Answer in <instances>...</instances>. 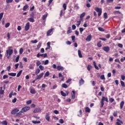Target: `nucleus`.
Returning <instances> with one entry per match:
<instances>
[{
  "mask_svg": "<svg viewBox=\"0 0 125 125\" xmlns=\"http://www.w3.org/2000/svg\"><path fill=\"white\" fill-rule=\"evenodd\" d=\"M32 123L35 124H41V122L40 121H33Z\"/></svg>",
  "mask_w": 125,
  "mask_h": 125,
  "instance_id": "obj_37",
  "label": "nucleus"
},
{
  "mask_svg": "<svg viewBox=\"0 0 125 125\" xmlns=\"http://www.w3.org/2000/svg\"><path fill=\"white\" fill-rule=\"evenodd\" d=\"M71 39H72V40L73 41V42H76V36H72L71 37Z\"/></svg>",
  "mask_w": 125,
  "mask_h": 125,
  "instance_id": "obj_42",
  "label": "nucleus"
},
{
  "mask_svg": "<svg viewBox=\"0 0 125 125\" xmlns=\"http://www.w3.org/2000/svg\"><path fill=\"white\" fill-rule=\"evenodd\" d=\"M40 72H41V70H40V69L38 68L37 69H36V71L35 72V74L36 75H38V74H39Z\"/></svg>",
  "mask_w": 125,
  "mask_h": 125,
  "instance_id": "obj_47",
  "label": "nucleus"
},
{
  "mask_svg": "<svg viewBox=\"0 0 125 125\" xmlns=\"http://www.w3.org/2000/svg\"><path fill=\"white\" fill-rule=\"evenodd\" d=\"M120 83H121V84L122 86H123V87H125V82H124V81H120Z\"/></svg>",
  "mask_w": 125,
  "mask_h": 125,
  "instance_id": "obj_46",
  "label": "nucleus"
},
{
  "mask_svg": "<svg viewBox=\"0 0 125 125\" xmlns=\"http://www.w3.org/2000/svg\"><path fill=\"white\" fill-rule=\"evenodd\" d=\"M28 8H29V5H24L23 8V11H25L26 9H28Z\"/></svg>",
  "mask_w": 125,
  "mask_h": 125,
  "instance_id": "obj_29",
  "label": "nucleus"
},
{
  "mask_svg": "<svg viewBox=\"0 0 125 125\" xmlns=\"http://www.w3.org/2000/svg\"><path fill=\"white\" fill-rule=\"evenodd\" d=\"M13 54V49L12 46L8 47V49L6 51V55L7 59H9L11 55Z\"/></svg>",
  "mask_w": 125,
  "mask_h": 125,
  "instance_id": "obj_1",
  "label": "nucleus"
},
{
  "mask_svg": "<svg viewBox=\"0 0 125 125\" xmlns=\"http://www.w3.org/2000/svg\"><path fill=\"white\" fill-rule=\"evenodd\" d=\"M61 95H62V96H64V97L66 96V93L63 92V91H61Z\"/></svg>",
  "mask_w": 125,
  "mask_h": 125,
  "instance_id": "obj_48",
  "label": "nucleus"
},
{
  "mask_svg": "<svg viewBox=\"0 0 125 125\" xmlns=\"http://www.w3.org/2000/svg\"><path fill=\"white\" fill-rule=\"evenodd\" d=\"M125 105V102L122 101L120 103V109L124 108V105Z\"/></svg>",
  "mask_w": 125,
  "mask_h": 125,
  "instance_id": "obj_21",
  "label": "nucleus"
},
{
  "mask_svg": "<svg viewBox=\"0 0 125 125\" xmlns=\"http://www.w3.org/2000/svg\"><path fill=\"white\" fill-rule=\"evenodd\" d=\"M30 106H25L23 107L21 111H20L19 113H25V112H27V111H29L30 110Z\"/></svg>",
  "mask_w": 125,
  "mask_h": 125,
  "instance_id": "obj_3",
  "label": "nucleus"
},
{
  "mask_svg": "<svg viewBox=\"0 0 125 125\" xmlns=\"http://www.w3.org/2000/svg\"><path fill=\"white\" fill-rule=\"evenodd\" d=\"M113 13L114 14H122V12H121V11H113Z\"/></svg>",
  "mask_w": 125,
  "mask_h": 125,
  "instance_id": "obj_30",
  "label": "nucleus"
},
{
  "mask_svg": "<svg viewBox=\"0 0 125 125\" xmlns=\"http://www.w3.org/2000/svg\"><path fill=\"white\" fill-rule=\"evenodd\" d=\"M41 111H42L41 108H36L34 110L33 113H39V112H41Z\"/></svg>",
  "mask_w": 125,
  "mask_h": 125,
  "instance_id": "obj_13",
  "label": "nucleus"
},
{
  "mask_svg": "<svg viewBox=\"0 0 125 125\" xmlns=\"http://www.w3.org/2000/svg\"><path fill=\"white\" fill-rule=\"evenodd\" d=\"M20 68L23 69V63H22V62L20 63Z\"/></svg>",
  "mask_w": 125,
  "mask_h": 125,
  "instance_id": "obj_61",
  "label": "nucleus"
},
{
  "mask_svg": "<svg viewBox=\"0 0 125 125\" xmlns=\"http://www.w3.org/2000/svg\"><path fill=\"white\" fill-rule=\"evenodd\" d=\"M62 7L64 9V10L67 9V5H66V3L63 4Z\"/></svg>",
  "mask_w": 125,
  "mask_h": 125,
  "instance_id": "obj_41",
  "label": "nucleus"
},
{
  "mask_svg": "<svg viewBox=\"0 0 125 125\" xmlns=\"http://www.w3.org/2000/svg\"><path fill=\"white\" fill-rule=\"evenodd\" d=\"M79 31L80 32L81 34H83V29L82 27H80L79 28Z\"/></svg>",
  "mask_w": 125,
  "mask_h": 125,
  "instance_id": "obj_55",
  "label": "nucleus"
},
{
  "mask_svg": "<svg viewBox=\"0 0 125 125\" xmlns=\"http://www.w3.org/2000/svg\"><path fill=\"white\" fill-rule=\"evenodd\" d=\"M91 39H92V35L90 34L87 36L86 38L85 39V41H86V42H90V41H91Z\"/></svg>",
  "mask_w": 125,
  "mask_h": 125,
  "instance_id": "obj_8",
  "label": "nucleus"
},
{
  "mask_svg": "<svg viewBox=\"0 0 125 125\" xmlns=\"http://www.w3.org/2000/svg\"><path fill=\"white\" fill-rule=\"evenodd\" d=\"M104 101H105L106 102H109V101H108V98L105 97H102L101 101V108H103V106H104Z\"/></svg>",
  "mask_w": 125,
  "mask_h": 125,
  "instance_id": "obj_2",
  "label": "nucleus"
},
{
  "mask_svg": "<svg viewBox=\"0 0 125 125\" xmlns=\"http://www.w3.org/2000/svg\"><path fill=\"white\" fill-rule=\"evenodd\" d=\"M3 17V12H2L0 13V21H1V19H2Z\"/></svg>",
  "mask_w": 125,
  "mask_h": 125,
  "instance_id": "obj_40",
  "label": "nucleus"
},
{
  "mask_svg": "<svg viewBox=\"0 0 125 125\" xmlns=\"http://www.w3.org/2000/svg\"><path fill=\"white\" fill-rule=\"evenodd\" d=\"M42 64V62H41V61H37L36 62V65L38 67V66H40Z\"/></svg>",
  "mask_w": 125,
  "mask_h": 125,
  "instance_id": "obj_36",
  "label": "nucleus"
},
{
  "mask_svg": "<svg viewBox=\"0 0 125 125\" xmlns=\"http://www.w3.org/2000/svg\"><path fill=\"white\" fill-rule=\"evenodd\" d=\"M62 87H63V88H68V85L66 83H62Z\"/></svg>",
  "mask_w": 125,
  "mask_h": 125,
  "instance_id": "obj_32",
  "label": "nucleus"
},
{
  "mask_svg": "<svg viewBox=\"0 0 125 125\" xmlns=\"http://www.w3.org/2000/svg\"><path fill=\"white\" fill-rule=\"evenodd\" d=\"M8 75L11 77H15L16 76V73H8Z\"/></svg>",
  "mask_w": 125,
  "mask_h": 125,
  "instance_id": "obj_23",
  "label": "nucleus"
},
{
  "mask_svg": "<svg viewBox=\"0 0 125 125\" xmlns=\"http://www.w3.org/2000/svg\"><path fill=\"white\" fill-rule=\"evenodd\" d=\"M104 17L105 19H107V18H108V15H107V13H104Z\"/></svg>",
  "mask_w": 125,
  "mask_h": 125,
  "instance_id": "obj_45",
  "label": "nucleus"
},
{
  "mask_svg": "<svg viewBox=\"0 0 125 125\" xmlns=\"http://www.w3.org/2000/svg\"><path fill=\"white\" fill-rule=\"evenodd\" d=\"M40 56L42 57H43L44 58H45V57H47V54H41Z\"/></svg>",
  "mask_w": 125,
  "mask_h": 125,
  "instance_id": "obj_31",
  "label": "nucleus"
},
{
  "mask_svg": "<svg viewBox=\"0 0 125 125\" xmlns=\"http://www.w3.org/2000/svg\"><path fill=\"white\" fill-rule=\"evenodd\" d=\"M13 1V0H6L7 3H11Z\"/></svg>",
  "mask_w": 125,
  "mask_h": 125,
  "instance_id": "obj_52",
  "label": "nucleus"
},
{
  "mask_svg": "<svg viewBox=\"0 0 125 125\" xmlns=\"http://www.w3.org/2000/svg\"><path fill=\"white\" fill-rule=\"evenodd\" d=\"M103 49L104 51H105V52L110 51V47L109 46H104L103 47Z\"/></svg>",
  "mask_w": 125,
  "mask_h": 125,
  "instance_id": "obj_9",
  "label": "nucleus"
},
{
  "mask_svg": "<svg viewBox=\"0 0 125 125\" xmlns=\"http://www.w3.org/2000/svg\"><path fill=\"white\" fill-rule=\"evenodd\" d=\"M81 22H82V21H81L80 20V21H77V23H78L77 24H76L77 27H79L80 25H81Z\"/></svg>",
  "mask_w": 125,
  "mask_h": 125,
  "instance_id": "obj_43",
  "label": "nucleus"
},
{
  "mask_svg": "<svg viewBox=\"0 0 125 125\" xmlns=\"http://www.w3.org/2000/svg\"><path fill=\"white\" fill-rule=\"evenodd\" d=\"M45 119L46 121H48V122H49L50 120V117H49V114H46L45 116Z\"/></svg>",
  "mask_w": 125,
  "mask_h": 125,
  "instance_id": "obj_20",
  "label": "nucleus"
},
{
  "mask_svg": "<svg viewBox=\"0 0 125 125\" xmlns=\"http://www.w3.org/2000/svg\"><path fill=\"white\" fill-rule=\"evenodd\" d=\"M48 76H49V71H47L44 74V78H46Z\"/></svg>",
  "mask_w": 125,
  "mask_h": 125,
  "instance_id": "obj_33",
  "label": "nucleus"
},
{
  "mask_svg": "<svg viewBox=\"0 0 125 125\" xmlns=\"http://www.w3.org/2000/svg\"><path fill=\"white\" fill-rule=\"evenodd\" d=\"M98 29L99 31H100V32H104V31H105V30L101 27H98Z\"/></svg>",
  "mask_w": 125,
  "mask_h": 125,
  "instance_id": "obj_34",
  "label": "nucleus"
},
{
  "mask_svg": "<svg viewBox=\"0 0 125 125\" xmlns=\"http://www.w3.org/2000/svg\"><path fill=\"white\" fill-rule=\"evenodd\" d=\"M101 41H99L97 43V45L98 46V47H101L102 46V44H101Z\"/></svg>",
  "mask_w": 125,
  "mask_h": 125,
  "instance_id": "obj_22",
  "label": "nucleus"
},
{
  "mask_svg": "<svg viewBox=\"0 0 125 125\" xmlns=\"http://www.w3.org/2000/svg\"><path fill=\"white\" fill-rule=\"evenodd\" d=\"M44 73L43 72L40 74L39 75L37 76V77L36 78V80H41L43 77Z\"/></svg>",
  "mask_w": 125,
  "mask_h": 125,
  "instance_id": "obj_10",
  "label": "nucleus"
},
{
  "mask_svg": "<svg viewBox=\"0 0 125 125\" xmlns=\"http://www.w3.org/2000/svg\"><path fill=\"white\" fill-rule=\"evenodd\" d=\"M71 33H72V28H71V27H69L68 28L67 34L69 35V34H71Z\"/></svg>",
  "mask_w": 125,
  "mask_h": 125,
  "instance_id": "obj_18",
  "label": "nucleus"
},
{
  "mask_svg": "<svg viewBox=\"0 0 125 125\" xmlns=\"http://www.w3.org/2000/svg\"><path fill=\"white\" fill-rule=\"evenodd\" d=\"M73 94L71 95L72 99H75V95H76V92L75 91H72Z\"/></svg>",
  "mask_w": 125,
  "mask_h": 125,
  "instance_id": "obj_19",
  "label": "nucleus"
},
{
  "mask_svg": "<svg viewBox=\"0 0 125 125\" xmlns=\"http://www.w3.org/2000/svg\"><path fill=\"white\" fill-rule=\"evenodd\" d=\"M19 58H20V56H18L17 58H16V62H18L19 61Z\"/></svg>",
  "mask_w": 125,
  "mask_h": 125,
  "instance_id": "obj_54",
  "label": "nucleus"
},
{
  "mask_svg": "<svg viewBox=\"0 0 125 125\" xmlns=\"http://www.w3.org/2000/svg\"><path fill=\"white\" fill-rule=\"evenodd\" d=\"M30 29V22H28L25 24L24 30L25 31H28Z\"/></svg>",
  "mask_w": 125,
  "mask_h": 125,
  "instance_id": "obj_6",
  "label": "nucleus"
},
{
  "mask_svg": "<svg viewBox=\"0 0 125 125\" xmlns=\"http://www.w3.org/2000/svg\"><path fill=\"white\" fill-rule=\"evenodd\" d=\"M30 92L32 94H36V90L34 88H31L30 89Z\"/></svg>",
  "mask_w": 125,
  "mask_h": 125,
  "instance_id": "obj_17",
  "label": "nucleus"
},
{
  "mask_svg": "<svg viewBox=\"0 0 125 125\" xmlns=\"http://www.w3.org/2000/svg\"><path fill=\"white\" fill-rule=\"evenodd\" d=\"M23 70H20L17 74V78H19V77H20V76H21V74H22V72Z\"/></svg>",
  "mask_w": 125,
  "mask_h": 125,
  "instance_id": "obj_28",
  "label": "nucleus"
},
{
  "mask_svg": "<svg viewBox=\"0 0 125 125\" xmlns=\"http://www.w3.org/2000/svg\"><path fill=\"white\" fill-rule=\"evenodd\" d=\"M47 17V14H45L42 16V20H45L46 18Z\"/></svg>",
  "mask_w": 125,
  "mask_h": 125,
  "instance_id": "obj_38",
  "label": "nucleus"
},
{
  "mask_svg": "<svg viewBox=\"0 0 125 125\" xmlns=\"http://www.w3.org/2000/svg\"><path fill=\"white\" fill-rule=\"evenodd\" d=\"M92 68V66L90 65H87V69L88 70V71H90V69H91Z\"/></svg>",
  "mask_w": 125,
  "mask_h": 125,
  "instance_id": "obj_35",
  "label": "nucleus"
},
{
  "mask_svg": "<svg viewBox=\"0 0 125 125\" xmlns=\"http://www.w3.org/2000/svg\"><path fill=\"white\" fill-rule=\"evenodd\" d=\"M2 88L3 87L2 86L0 87V95L4 94V90H3Z\"/></svg>",
  "mask_w": 125,
  "mask_h": 125,
  "instance_id": "obj_16",
  "label": "nucleus"
},
{
  "mask_svg": "<svg viewBox=\"0 0 125 125\" xmlns=\"http://www.w3.org/2000/svg\"><path fill=\"white\" fill-rule=\"evenodd\" d=\"M78 55L80 58H83V55L82 54V52L80 50H78Z\"/></svg>",
  "mask_w": 125,
  "mask_h": 125,
  "instance_id": "obj_24",
  "label": "nucleus"
},
{
  "mask_svg": "<svg viewBox=\"0 0 125 125\" xmlns=\"http://www.w3.org/2000/svg\"><path fill=\"white\" fill-rule=\"evenodd\" d=\"M72 30H76V28H77V27L75 24H73L72 26Z\"/></svg>",
  "mask_w": 125,
  "mask_h": 125,
  "instance_id": "obj_60",
  "label": "nucleus"
},
{
  "mask_svg": "<svg viewBox=\"0 0 125 125\" xmlns=\"http://www.w3.org/2000/svg\"><path fill=\"white\" fill-rule=\"evenodd\" d=\"M23 50L22 48H21L19 51L20 54H22L23 53Z\"/></svg>",
  "mask_w": 125,
  "mask_h": 125,
  "instance_id": "obj_51",
  "label": "nucleus"
},
{
  "mask_svg": "<svg viewBox=\"0 0 125 125\" xmlns=\"http://www.w3.org/2000/svg\"><path fill=\"white\" fill-rule=\"evenodd\" d=\"M47 64H48V60H45L44 62V65H47Z\"/></svg>",
  "mask_w": 125,
  "mask_h": 125,
  "instance_id": "obj_63",
  "label": "nucleus"
},
{
  "mask_svg": "<svg viewBox=\"0 0 125 125\" xmlns=\"http://www.w3.org/2000/svg\"><path fill=\"white\" fill-rule=\"evenodd\" d=\"M39 69H40V70H41L42 71H43V70H44V67H43V66L42 65H40Z\"/></svg>",
  "mask_w": 125,
  "mask_h": 125,
  "instance_id": "obj_44",
  "label": "nucleus"
},
{
  "mask_svg": "<svg viewBox=\"0 0 125 125\" xmlns=\"http://www.w3.org/2000/svg\"><path fill=\"white\" fill-rule=\"evenodd\" d=\"M9 26H10V23H9V22L6 23L5 24V27L6 28H8V27H9Z\"/></svg>",
  "mask_w": 125,
  "mask_h": 125,
  "instance_id": "obj_49",
  "label": "nucleus"
},
{
  "mask_svg": "<svg viewBox=\"0 0 125 125\" xmlns=\"http://www.w3.org/2000/svg\"><path fill=\"white\" fill-rule=\"evenodd\" d=\"M16 101H17V99L16 98H14V99L12 101V103H16Z\"/></svg>",
  "mask_w": 125,
  "mask_h": 125,
  "instance_id": "obj_53",
  "label": "nucleus"
},
{
  "mask_svg": "<svg viewBox=\"0 0 125 125\" xmlns=\"http://www.w3.org/2000/svg\"><path fill=\"white\" fill-rule=\"evenodd\" d=\"M7 78H8V76H7L6 75H4L3 76V80H5V79H7Z\"/></svg>",
  "mask_w": 125,
  "mask_h": 125,
  "instance_id": "obj_62",
  "label": "nucleus"
},
{
  "mask_svg": "<svg viewBox=\"0 0 125 125\" xmlns=\"http://www.w3.org/2000/svg\"><path fill=\"white\" fill-rule=\"evenodd\" d=\"M57 69L58 70V71H62L63 70H64V67L63 66H60V65H58L57 67Z\"/></svg>",
  "mask_w": 125,
  "mask_h": 125,
  "instance_id": "obj_12",
  "label": "nucleus"
},
{
  "mask_svg": "<svg viewBox=\"0 0 125 125\" xmlns=\"http://www.w3.org/2000/svg\"><path fill=\"white\" fill-rule=\"evenodd\" d=\"M31 42L32 43H37V42H38V41L37 40H32V41H31Z\"/></svg>",
  "mask_w": 125,
  "mask_h": 125,
  "instance_id": "obj_58",
  "label": "nucleus"
},
{
  "mask_svg": "<svg viewBox=\"0 0 125 125\" xmlns=\"http://www.w3.org/2000/svg\"><path fill=\"white\" fill-rule=\"evenodd\" d=\"M52 31H53V28H51L50 29H49L46 33V35L47 36H50L51 34V33H52Z\"/></svg>",
  "mask_w": 125,
  "mask_h": 125,
  "instance_id": "obj_11",
  "label": "nucleus"
},
{
  "mask_svg": "<svg viewBox=\"0 0 125 125\" xmlns=\"http://www.w3.org/2000/svg\"><path fill=\"white\" fill-rule=\"evenodd\" d=\"M124 124L123 121L119 119H117V122H116V125H122V124Z\"/></svg>",
  "mask_w": 125,
  "mask_h": 125,
  "instance_id": "obj_7",
  "label": "nucleus"
},
{
  "mask_svg": "<svg viewBox=\"0 0 125 125\" xmlns=\"http://www.w3.org/2000/svg\"><path fill=\"white\" fill-rule=\"evenodd\" d=\"M27 20H28V21H29L30 22H31L32 23H34V22H35V20H34V19L32 18H28Z\"/></svg>",
  "mask_w": 125,
  "mask_h": 125,
  "instance_id": "obj_27",
  "label": "nucleus"
},
{
  "mask_svg": "<svg viewBox=\"0 0 125 125\" xmlns=\"http://www.w3.org/2000/svg\"><path fill=\"white\" fill-rule=\"evenodd\" d=\"M115 101V99H113V98H110L109 99V102H110V103H113V102H114Z\"/></svg>",
  "mask_w": 125,
  "mask_h": 125,
  "instance_id": "obj_50",
  "label": "nucleus"
},
{
  "mask_svg": "<svg viewBox=\"0 0 125 125\" xmlns=\"http://www.w3.org/2000/svg\"><path fill=\"white\" fill-rule=\"evenodd\" d=\"M17 93H14L13 92H11L9 94V98H11V97H12V95H13L14 96H15V95H17Z\"/></svg>",
  "mask_w": 125,
  "mask_h": 125,
  "instance_id": "obj_14",
  "label": "nucleus"
},
{
  "mask_svg": "<svg viewBox=\"0 0 125 125\" xmlns=\"http://www.w3.org/2000/svg\"><path fill=\"white\" fill-rule=\"evenodd\" d=\"M1 125H7V122L6 121H3L1 123Z\"/></svg>",
  "mask_w": 125,
  "mask_h": 125,
  "instance_id": "obj_39",
  "label": "nucleus"
},
{
  "mask_svg": "<svg viewBox=\"0 0 125 125\" xmlns=\"http://www.w3.org/2000/svg\"><path fill=\"white\" fill-rule=\"evenodd\" d=\"M19 112V109L18 108H15L12 110L11 112V114L12 115H15V114H17V113H18Z\"/></svg>",
  "mask_w": 125,
  "mask_h": 125,
  "instance_id": "obj_5",
  "label": "nucleus"
},
{
  "mask_svg": "<svg viewBox=\"0 0 125 125\" xmlns=\"http://www.w3.org/2000/svg\"><path fill=\"white\" fill-rule=\"evenodd\" d=\"M59 123L60 124H64V120H63L62 119H61L59 120Z\"/></svg>",
  "mask_w": 125,
  "mask_h": 125,
  "instance_id": "obj_57",
  "label": "nucleus"
},
{
  "mask_svg": "<svg viewBox=\"0 0 125 125\" xmlns=\"http://www.w3.org/2000/svg\"><path fill=\"white\" fill-rule=\"evenodd\" d=\"M84 83V81L83 78H82L79 82L80 85H82V84H83Z\"/></svg>",
  "mask_w": 125,
  "mask_h": 125,
  "instance_id": "obj_25",
  "label": "nucleus"
},
{
  "mask_svg": "<svg viewBox=\"0 0 125 125\" xmlns=\"http://www.w3.org/2000/svg\"><path fill=\"white\" fill-rule=\"evenodd\" d=\"M31 103H32L31 100H29L26 102V104H27V105H29V104H31Z\"/></svg>",
  "mask_w": 125,
  "mask_h": 125,
  "instance_id": "obj_64",
  "label": "nucleus"
},
{
  "mask_svg": "<svg viewBox=\"0 0 125 125\" xmlns=\"http://www.w3.org/2000/svg\"><path fill=\"white\" fill-rule=\"evenodd\" d=\"M95 11H97V12H98V16L99 17V16H101V14H102V9L99 8L98 7H96L95 8Z\"/></svg>",
  "mask_w": 125,
  "mask_h": 125,
  "instance_id": "obj_4",
  "label": "nucleus"
},
{
  "mask_svg": "<svg viewBox=\"0 0 125 125\" xmlns=\"http://www.w3.org/2000/svg\"><path fill=\"white\" fill-rule=\"evenodd\" d=\"M100 78H101V80H105V76H104V75H101Z\"/></svg>",
  "mask_w": 125,
  "mask_h": 125,
  "instance_id": "obj_56",
  "label": "nucleus"
},
{
  "mask_svg": "<svg viewBox=\"0 0 125 125\" xmlns=\"http://www.w3.org/2000/svg\"><path fill=\"white\" fill-rule=\"evenodd\" d=\"M85 111L86 113H90V108H89V107H86L85 108Z\"/></svg>",
  "mask_w": 125,
  "mask_h": 125,
  "instance_id": "obj_26",
  "label": "nucleus"
},
{
  "mask_svg": "<svg viewBox=\"0 0 125 125\" xmlns=\"http://www.w3.org/2000/svg\"><path fill=\"white\" fill-rule=\"evenodd\" d=\"M118 46L120 47V48H123V44L122 43H118Z\"/></svg>",
  "mask_w": 125,
  "mask_h": 125,
  "instance_id": "obj_59",
  "label": "nucleus"
},
{
  "mask_svg": "<svg viewBox=\"0 0 125 125\" xmlns=\"http://www.w3.org/2000/svg\"><path fill=\"white\" fill-rule=\"evenodd\" d=\"M85 16V12H83L82 14H81L80 16V20H81L82 21V20H83V17H84Z\"/></svg>",
  "mask_w": 125,
  "mask_h": 125,
  "instance_id": "obj_15",
  "label": "nucleus"
}]
</instances>
